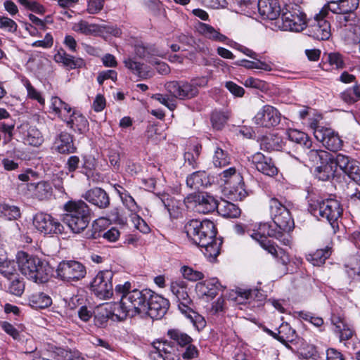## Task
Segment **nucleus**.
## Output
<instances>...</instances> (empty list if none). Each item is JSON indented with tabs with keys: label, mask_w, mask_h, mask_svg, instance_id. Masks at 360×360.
Wrapping results in <instances>:
<instances>
[{
	"label": "nucleus",
	"mask_w": 360,
	"mask_h": 360,
	"mask_svg": "<svg viewBox=\"0 0 360 360\" xmlns=\"http://www.w3.org/2000/svg\"><path fill=\"white\" fill-rule=\"evenodd\" d=\"M187 237L202 248L205 257L214 259L219 254L221 241L216 238L217 229L210 220H189L184 226Z\"/></svg>",
	"instance_id": "1"
},
{
	"label": "nucleus",
	"mask_w": 360,
	"mask_h": 360,
	"mask_svg": "<svg viewBox=\"0 0 360 360\" xmlns=\"http://www.w3.org/2000/svg\"><path fill=\"white\" fill-rule=\"evenodd\" d=\"M63 221L75 233L82 232L91 220L90 208L83 200H69L63 206Z\"/></svg>",
	"instance_id": "2"
},
{
	"label": "nucleus",
	"mask_w": 360,
	"mask_h": 360,
	"mask_svg": "<svg viewBox=\"0 0 360 360\" xmlns=\"http://www.w3.org/2000/svg\"><path fill=\"white\" fill-rule=\"evenodd\" d=\"M131 283L127 281L124 284H118L115 286V294L122 297L123 304L127 305V308L133 313L134 316L146 312L147 298L150 297V290L137 289L131 290Z\"/></svg>",
	"instance_id": "3"
},
{
	"label": "nucleus",
	"mask_w": 360,
	"mask_h": 360,
	"mask_svg": "<svg viewBox=\"0 0 360 360\" xmlns=\"http://www.w3.org/2000/svg\"><path fill=\"white\" fill-rule=\"evenodd\" d=\"M16 260L19 270L28 279L36 283H44L48 279L45 266L38 257L20 251L16 255Z\"/></svg>",
	"instance_id": "4"
},
{
	"label": "nucleus",
	"mask_w": 360,
	"mask_h": 360,
	"mask_svg": "<svg viewBox=\"0 0 360 360\" xmlns=\"http://www.w3.org/2000/svg\"><path fill=\"white\" fill-rule=\"evenodd\" d=\"M269 210L273 224H268L272 226L276 232H281L282 237L289 236V232L293 229L295 224L288 205L273 198L269 200Z\"/></svg>",
	"instance_id": "5"
},
{
	"label": "nucleus",
	"mask_w": 360,
	"mask_h": 360,
	"mask_svg": "<svg viewBox=\"0 0 360 360\" xmlns=\"http://www.w3.org/2000/svg\"><path fill=\"white\" fill-rule=\"evenodd\" d=\"M280 233L276 232V230L273 229V226L268 223H261L258 229L250 233V236L269 253L274 257H278L279 248L277 249V247L268 239V237L275 238L283 245H288L290 242V236L282 237Z\"/></svg>",
	"instance_id": "6"
},
{
	"label": "nucleus",
	"mask_w": 360,
	"mask_h": 360,
	"mask_svg": "<svg viewBox=\"0 0 360 360\" xmlns=\"http://www.w3.org/2000/svg\"><path fill=\"white\" fill-rule=\"evenodd\" d=\"M283 27L285 30L299 32L307 27L306 14L295 4H286L282 9Z\"/></svg>",
	"instance_id": "7"
},
{
	"label": "nucleus",
	"mask_w": 360,
	"mask_h": 360,
	"mask_svg": "<svg viewBox=\"0 0 360 360\" xmlns=\"http://www.w3.org/2000/svg\"><path fill=\"white\" fill-rule=\"evenodd\" d=\"M198 30L201 34L210 40L223 42L254 60L257 59L258 54L257 53L233 41L232 39H229L226 36L220 33L210 25L204 22H199L198 25Z\"/></svg>",
	"instance_id": "8"
},
{
	"label": "nucleus",
	"mask_w": 360,
	"mask_h": 360,
	"mask_svg": "<svg viewBox=\"0 0 360 360\" xmlns=\"http://www.w3.org/2000/svg\"><path fill=\"white\" fill-rule=\"evenodd\" d=\"M309 210L314 216L316 217L319 216L326 219L331 225L337 221L342 213V208L339 201L332 198L311 202L309 205Z\"/></svg>",
	"instance_id": "9"
},
{
	"label": "nucleus",
	"mask_w": 360,
	"mask_h": 360,
	"mask_svg": "<svg viewBox=\"0 0 360 360\" xmlns=\"http://www.w3.org/2000/svg\"><path fill=\"white\" fill-rule=\"evenodd\" d=\"M110 270L99 271L91 283V290L101 299H108L113 295L112 278Z\"/></svg>",
	"instance_id": "10"
},
{
	"label": "nucleus",
	"mask_w": 360,
	"mask_h": 360,
	"mask_svg": "<svg viewBox=\"0 0 360 360\" xmlns=\"http://www.w3.org/2000/svg\"><path fill=\"white\" fill-rule=\"evenodd\" d=\"M56 271L58 276L66 281H79L83 278L86 274L85 266L75 260L61 262L58 264Z\"/></svg>",
	"instance_id": "11"
},
{
	"label": "nucleus",
	"mask_w": 360,
	"mask_h": 360,
	"mask_svg": "<svg viewBox=\"0 0 360 360\" xmlns=\"http://www.w3.org/2000/svg\"><path fill=\"white\" fill-rule=\"evenodd\" d=\"M33 225L41 233L46 234H62L63 225L49 214L39 212L33 218Z\"/></svg>",
	"instance_id": "12"
},
{
	"label": "nucleus",
	"mask_w": 360,
	"mask_h": 360,
	"mask_svg": "<svg viewBox=\"0 0 360 360\" xmlns=\"http://www.w3.org/2000/svg\"><path fill=\"white\" fill-rule=\"evenodd\" d=\"M187 200L193 202L194 209L197 212L210 214L219 208L218 200L207 192H201L190 195Z\"/></svg>",
	"instance_id": "13"
},
{
	"label": "nucleus",
	"mask_w": 360,
	"mask_h": 360,
	"mask_svg": "<svg viewBox=\"0 0 360 360\" xmlns=\"http://www.w3.org/2000/svg\"><path fill=\"white\" fill-rule=\"evenodd\" d=\"M281 115L274 106L264 105L252 118L257 127L271 128L277 126L281 122Z\"/></svg>",
	"instance_id": "14"
},
{
	"label": "nucleus",
	"mask_w": 360,
	"mask_h": 360,
	"mask_svg": "<svg viewBox=\"0 0 360 360\" xmlns=\"http://www.w3.org/2000/svg\"><path fill=\"white\" fill-rule=\"evenodd\" d=\"M325 7L317 14L308 27V35L317 40L328 39L331 35L330 25L323 18Z\"/></svg>",
	"instance_id": "15"
},
{
	"label": "nucleus",
	"mask_w": 360,
	"mask_h": 360,
	"mask_svg": "<svg viewBox=\"0 0 360 360\" xmlns=\"http://www.w3.org/2000/svg\"><path fill=\"white\" fill-rule=\"evenodd\" d=\"M150 297L147 298L146 309L144 314L150 318L159 319L167 312L169 307L168 300L150 290Z\"/></svg>",
	"instance_id": "16"
},
{
	"label": "nucleus",
	"mask_w": 360,
	"mask_h": 360,
	"mask_svg": "<svg viewBox=\"0 0 360 360\" xmlns=\"http://www.w3.org/2000/svg\"><path fill=\"white\" fill-rule=\"evenodd\" d=\"M170 291L178 303V308L180 311H190V306H193V303L188 294L186 282L184 281H172L170 284Z\"/></svg>",
	"instance_id": "17"
},
{
	"label": "nucleus",
	"mask_w": 360,
	"mask_h": 360,
	"mask_svg": "<svg viewBox=\"0 0 360 360\" xmlns=\"http://www.w3.org/2000/svg\"><path fill=\"white\" fill-rule=\"evenodd\" d=\"M336 164L351 180L360 185L359 162L345 155L338 153L336 155Z\"/></svg>",
	"instance_id": "18"
},
{
	"label": "nucleus",
	"mask_w": 360,
	"mask_h": 360,
	"mask_svg": "<svg viewBox=\"0 0 360 360\" xmlns=\"http://www.w3.org/2000/svg\"><path fill=\"white\" fill-rule=\"evenodd\" d=\"M167 91L179 99L191 98L198 94V90L191 82L173 81L167 83Z\"/></svg>",
	"instance_id": "19"
},
{
	"label": "nucleus",
	"mask_w": 360,
	"mask_h": 360,
	"mask_svg": "<svg viewBox=\"0 0 360 360\" xmlns=\"http://www.w3.org/2000/svg\"><path fill=\"white\" fill-rule=\"evenodd\" d=\"M250 161L257 171L269 176L278 174V169L270 157L265 156L260 152L255 153L250 158Z\"/></svg>",
	"instance_id": "20"
},
{
	"label": "nucleus",
	"mask_w": 360,
	"mask_h": 360,
	"mask_svg": "<svg viewBox=\"0 0 360 360\" xmlns=\"http://www.w3.org/2000/svg\"><path fill=\"white\" fill-rule=\"evenodd\" d=\"M315 138L328 150L337 151L341 149L342 141L339 135L330 128L315 131Z\"/></svg>",
	"instance_id": "21"
},
{
	"label": "nucleus",
	"mask_w": 360,
	"mask_h": 360,
	"mask_svg": "<svg viewBox=\"0 0 360 360\" xmlns=\"http://www.w3.org/2000/svg\"><path fill=\"white\" fill-rule=\"evenodd\" d=\"M82 197L89 203L100 209H105L110 205V197L101 188L95 187L88 190Z\"/></svg>",
	"instance_id": "22"
},
{
	"label": "nucleus",
	"mask_w": 360,
	"mask_h": 360,
	"mask_svg": "<svg viewBox=\"0 0 360 360\" xmlns=\"http://www.w3.org/2000/svg\"><path fill=\"white\" fill-rule=\"evenodd\" d=\"M257 8L263 19L276 20L282 13L278 0H259Z\"/></svg>",
	"instance_id": "23"
},
{
	"label": "nucleus",
	"mask_w": 360,
	"mask_h": 360,
	"mask_svg": "<svg viewBox=\"0 0 360 360\" xmlns=\"http://www.w3.org/2000/svg\"><path fill=\"white\" fill-rule=\"evenodd\" d=\"M219 283L216 278H212L205 281L198 282L195 285V290L200 297H206L213 299L218 292Z\"/></svg>",
	"instance_id": "24"
},
{
	"label": "nucleus",
	"mask_w": 360,
	"mask_h": 360,
	"mask_svg": "<svg viewBox=\"0 0 360 360\" xmlns=\"http://www.w3.org/2000/svg\"><path fill=\"white\" fill-rule=\"evenodd\" d=\"M336 156L331 158L329 160L316 167L314 173L316 177L321 181H328L334 177L336 168Z\"/></svg>",
	"instance_id": "25"
},
{
	"label": "nucleus",
	"mask_w": 360,
	"mask_h": 360,
	"mask_svg": "<svg viewBox=\"0 0 360 360\" xmlns=\"http://www.w3.org/2000/svg\"><path fill=\"white\" fill-rule=\"evenodd\" d=\"M68 117L64 122H66L68 127L74 131L83 134L88 129L89 122L80 112L72 110Z\"/></svg>",
	"instance_id": "26"
},
{
	"label": "nucleus",
	"mask_w": 360,
	"mask_h": 360,
	"mask_svg": "<svg viewBox=\"0 0 360 360\" xmlns=\"http://www.w3.org/2000/svg\"><path fill=\"white\" fill-rule=\"evenodd\" d=\"M56 150L63 154L72 153L76 150L72 136L68 132H61L55 140Z\"/></svg>",
	"instance_id": "27"
},
{
	"label": "nucleus",
	"mask_w": 360,
	"mask_h": 360,
	"mask_svg": "<svg viewBox=\"0 0 360 360\" xmlns=\"http://www.w3.org/2000/svg\"><path fill=\"white\" fill-rule=\"evenodd\" d=\"M123 63L125 68L141 79H146L150 77V73L147 70V67L143 63L137 61L135 58L130 56L126 57Z\"/></svg>",
	"instance_id": "28"
},
{
	"label": "nucleus",
	"mask_w": 360,
	"mask_h": 360,
	"mask_svg": "<svg viewBox=\"0 0 360 360\" xmlns=\"http://www.w3.org/2000/svg\"><path fill=\"white\" fill-rule=\"evenodd\" d=\"M56 62L63 63L68 69L80 68L84 65V61L80 58H75L68 54L65 51H59L55 56Z\"/></svg>",
	"instance_id": "29"
},
{
	"label": "nucleus",
	"mask_w": 360,
	"mask_h": 360,
	"mask_svg": "<svg viewBox=\"0 0 360 360\" xmlns=\"http://www.w3.org/2000/svg\"><path fill=\"white\" fill-rule=\"evenodd\" d=\"M186 184L193 189H200L210 184V180L205 171H197L186 178Z\"/></svg>",
	"instance_id": "30"
},
{
	"label": "nucleus",
	"mask_w": 360,
	"mask_h": 360,
	"mask_svg": "<svg viewBox=\"0 0 360 360\" xmlns=\"http://www.w3.org/2000/svg\"><path fill=\"white\" fill-rule=\"evenodd\" d=\"M283 146L282 138L274 134L264 136L260 143L261 148L266 151L281 150Z\"/></svg>",
	"instance_id": "31"
},
{
	"label": "nucleus",
	"mask_w": 360,
	"mask_h": 360,
	"mask_svg": "<svg viewBox=\"0 0 360 360\" xmlns=\"http://www.w3.org/2000/svg\"><path fill=\"white\" fill-rule=\"evenodd\" d=\"M348 276L353 280L360 281V254L349 256L345 264Z\"/></svg>",
	"instance_id": "32"
},
{
	"label": "nucleus",
	"mask_w": 360,
	"mask_h": 360,
	"mask_svg": "<svg viewBox=\"0 0 360 360\" xmlns=\"http://www.w3.org/2000/svg\"><path fill=\"white\" fill-rule=\"evenodd\" d=\"M51 108L62 120H67L72 112L71 107L58 96H53L51 99Z\"/></svg>",
	"instance_id": "33"
},
{
	"label": "nucleus",
	"mask_w": 360,
	"mask_h": 360,
	"mask_svg": "<svg viewBox=\"0 0 360 360\" xmlns=\"http://www.w3.org/2000/svg\"><path fill=\"white\" fill-rule=\"evenodd\" d=\"M29 305L35 309H44L49 307L52 300L44 292H37L30 295L28 297Z\"/></svg>",
	"instance_id": "34"
},
{
	"label": "nucleus",
	"mask_w": 360,
	"mask_h": 360,
	"mask_svg": "<svg viewBox=\"0 0 360 360\" xmlns=\"http://www.w3.org/2000/svg\"><path fill=\"white\" fill-rule=\"evenodd\" d=\"M239 181L240 182H235L232 185L225 186L224 190L227 192L229 198L231 200H242L248 195V192L245 188L243 179H242V181Z\"/></svg>",
	"instance_id": "35"
},
{
	"label": "nucleus",
	"mask_w": 360,
	"mask_h": 360,
	"mask_svg": "<svg viewBox=\"0 0 360 360\" xmlns=\"http://www.w3.org/2000/svg\"><path fill=\"white\" fill-rule=\"evenodd\" d=\"M286 134L290 141L298 143L307 149H309L312 146V141L309 136L302 131L289 129Z\"/></svg>",
	"instance_id": "36"
},
{
	"label": "nucleus",
	"mask_w": 360,
	"mask_h": 360,
	"mask_svg": "<svg viewBox=\"0 0 360 360\" xmlns=\"http://www.w3.org/2000/svg\"><path fill=\"white\" fill-rule=\"evenodd\" d=\"M332 322L335 326V332L340 335L341 340H349L353 335V330L345 323L344 319L333 316Z\"/></svg>",
	"instance_id": "37"
},
{
	"label": "nucleus",
	"mask_w": 360,
	"mask_h": 360,
	"mask_svg": "<svg viewBox=\"0 0 360 360\" xmlns=\"http://www.w3.org/2000/svg\"><path fill=\"white\" fill-rule=\"evenodd\" d=\"M111 318V311L105 306L97 307L94 311V325L98 328H105L109 319Z\"/></svg>",
	"instance_id": "38"
},
{
	"label": "nucleus",
	"mask_w": 360,
	"mask_h": 360,
	"mask_svg": "<svg viewBox=\"0 0 360 360\" xmlns=\"http://www.w3.org/2000/svg\"><path fill=\"white\" fill-rule=\"evenodd\" d=\"M217 212L226 218H236L240 214V210L235 204L226 200L219 202Z\"/></svg>",
	"instance_id": "39"
},
{
	"label": "nucleus",
	"mask_w": 360,
	"mask_h": 360,
	"mask_svg": "<svg viewBox=\"0 0 360 360\" xmlns=\"http://www.w3.org/2000/svg\"><path fill=\"white\" fill-rule=\"evenodd\" d=\"M127 305L123 304V300L121 298L120 302L115 303L111 311V319H115L117 321H123L127 316L133 317L134 315L127 308Z\"/></svg>",
	"instance_id": "40"
},
{
	"label": "nucleus",
	"mask_w": 360,
	"mask_h": 360,
	"mask_svg": "<svg viewBox=\"0 0 360 360\" xmlns=\"http://www.w3.org/2000/svg\"><path fill=\"white\" fill-rule=\"evenodd\" d=\"M30 187H34V195L40 200H47L52 195V187L46 181H40L37 184H31Z\"/></svg>",
	"instance_id": "41"
},
{
	"label": "nucleus",
	"mask_w": 360,
	"mask_h": 360,
	"mask_svg": "<svg viewBox=\"0 0 360 360\" xmlns=\"http://www.w3.org/2000/svg\"><path fill=\"white\" fill-rule=\"evenodd\" d=\"M219 178L224 182V186L232 185L235 182L242 181L243 176L234 167H229L219 174Z\"/></svg>",
	"instance_id": "42"
},
{
	"label": "nucleus",
	"mask_w": 360,
	"mask_h": 360,
	"mask_svg": "<svg viewBox=\"0 0 360 360\" xmlns=\"http://www.w3.org/2000/svg\"><path fill=\"white\" fill-rule=\"evenodd\" d=\"M331 254L330 249L328 247L324 249H319L311 254L307 255V259L314 266H321Z\"/></svg>",
	"instance_id": "43"
},
{
	"label": "nucleus",
	"mask_w": 360,
	"mask_h": 360,
	"mask_svg": "<svg viewBox=\"0 0 360 360\" xmlns=\"http://www.w3.org/2000/svg\"><path fill=\"white\" fill-rule=\"evenodd\" d=\"M74 30L86 35H101L100 25L90 24L84 20H81L75 24Z\"/></svg>",
	"instance_id": "44"
},
{
	"label": "nucleus",
	"mask_w": 360,
	"mask_h": 360,
	"mask_svg": "<svg viewBox=\"0 0 360 360\" xmlns=\"http://www.w3.org/2000/svg\"><path fill=\"white\" fill-rule=\"evenodd\" d=\"M231 157L227 151L217 146L214 151L212 162L215 167H224L230 164Z\"/></svg>",
	"instance_id": "45"
},
{
	"label": "nucleus",
	"mask_w": 360,
	"mask_h": 360,
	"mask_svg": "<svg viewBox=\"0 0 360 360\" xmlns=\"http://www.w3.org/2000/svg\"><path fill=\"white\" fill-rule=\"evenodd\" d=\"M0 216L8 220L17 219L20 216V208L9 203L0 202Z\"/></svg>",
	"instance_id": "46"
},
{
	"label": "nucleus",
	"mask_w": 360,
	"mask_h": 360,
	"mask_svg": "<svg viewBox=\"0 0 360 360\" xmlns=\"http://www.w3.org/2000/svg\"><path fill=\"white\" fill-rule=\"evenodd\" d=\"M308 160L314 165L318 166L319 164H323L326 161L329 160L332 155L323 150H309L307 153Z\"/></svg>",
	"instance_id": "47"
},
{
	"label": "nucleus",
	"mask_w": 360,
	"mask_h": 360,
	"mask_svg": "<svg viewBox=\"0 0 360 360\" xmlns=\"http://www.w3.org/2000/svg\"><path fill=\"white\" fill-rule=\"evenodd\" d=\"M7 290L12 295L20 297L25 290V282L22 278L15 276L8 279Z\"/></svg>",
	"instance_id": "48"
},
{
	"label": "nucleus",
	"mask_w": 360,
	"mask_h": 360,
	"mask_svg": "<svg viewBox=\"0 0 360 360\" xmlns=\"http://www.w3.org/2000/svg\"><path fill=\"white\" fill-rule=\"evenodd\" d=\"M24 139L27 144L33 146H39L44 141L41 133L35 127H30L27 129Z\"/></svg>",
	"instance_id": "49"
},
{
	"label": "nucleus",
	"mask_w": 360,
	"mask_h": 360,
	"mask_svg": "<svg viewBox=\"0 0 360 360\" xmlns=\"http://www.w3.org/2000/svg\"><path fill=\"white\" fill-rule=\"evenodd\" d=\"M167 335L181 348H184L193 341V339L188 335L177 329L169 330Z\"/></svg>",
	"instance_id": "50"
},
{
	"label": "nucleus",
	"mask_w": 360,
	"mask_h": 360,
	"mask_svg": "<svg viewBox=\"0 0 360 360\" xmlns=\"http://www.w3.org/2000/svg\"><path fill=\"white\" fill-rule=\"evenodd\" d=\"M172 350L173 348L167 342H154L150 355L155 359H157L158 357L162 359Z\"/></svg>",
	"instance_id": "51"
},
{
	"label": "nucleus",
	"mask_w": 360,
	"mask_h": 360,
	"mask_svg": "<svg viewBox=\"0 0 360 360\" xmlns=\"http://www.w3.org/2000/svg\"><path fill=\"white\" fill-rule=\"evenodd\" d=\"M229 112L221 111H214L211 115L212 127L217 129H221L229 118Z\"/></svg>",
	"instance_id": "52"
},
{
	"label": "nucleus",
	"mask_w": 360,
	"mask_h": 360,
	"mask_svg": "<svg viewBox=\"0 0 360 360\" xmlns=\"http://www.w3.org/2000/svg\"><path fill=\"white\" fill-rule=\"evenodd\" d=\"M22 83L27 89V97L32 100H36L41 105H44L45 100L41 95V93L38 91L30 83V82L25 77L22 79Z\"/></svg>",
	"instance_id": "53"
},
{
	"label": "nucleus",
	"mask_w": 360,
	"mask_h": 360,
	"mask_svg": "<svg viewBox=\"0 0 360 360\" xmlns=\"http://www.w3.org/2000/svg\"><path fill=\"white\" fill-rule=\"evenodd\" d=\"M193 306H190V311L181 312L191 320L198 330L203 329L206 326V321L203 316L193 310Z\"/></svg>",
	"instance_id": "54"
},
{
	"label": "nucleus",
	"mask_w": 360,
	"mask_h": 360,
	"mask_svg": "<svg viewBox=\"0 0 360 360\" xmlns=\"http://www.w3.org/2000/svg\"><path fill=\"white\" fill-rule=\"evenodd\" d=\"M181 272L184 278L193 282L200 281L205 277L202 272L194 270L193 268L187 266H182Z\"/></svg>",
	"instance_id": "55"
},
{
	"label": "nucleus",
	"mask_w": 360,
	"mask_h": 360,
	"mask_svg": "<svg viewBox=\"0 0 360 360\" xmlns=\"http://www.w3.org/2000/svg\"><path fill=\"white\" fill-rule=\"evenodd\" d=\"M161 201L167 209L171 217L177 218L179 215L178 207L174 205V200L169 198L168 195H163Z\"/></svg>",
	"instance_id": "56"
},
{
	"label": "nucleus",
	"mask_w": 360,
	"mask_h": 360,
	"mask_svg": "<svg viewBox=\"0 0 360 360\" xmlns=\"http://www.w3.org/2000/svg\"><path fill=\"white\" fill-rule=\"evenodd\" d=\"M0 274L8 279L17 276L13 262L4 261L0 263Z\"/></svg>",
	"instance_id": "57"
},
{
	"label": "nucleus",
	"mask_w": 360,
	"mask_h": 360,
	"mask_svg": "<svg viewBox=\"0 0 360 360\" xmlns=\"http://www.w3.org/2000/svg\"><path fill=\"white\" fill-rule=\"evenodd\" d=\"M279 336L278 340L281 341H292L295 336V330L292 329L289 324H282L278 330Z\"/></svg>",
	"instance_id": "58"
},
{
	"label": "nucleus",
	"mask_w": 360,
	"mask_h": 360,
	"mask_svg": "<svg viewBox=\"0 0 360 360\" xmlns=\"http://www.w3.org/2000/svg\"><path fill=\"white\" fill-rule=\"evenodd\" d=\"M311 112H312V114L308 119V125L314 131V135L315 136V131L326 129V127L319 126V122L323 118L320 113L317 112L316 110H311Z\"/></svg>",
	"instance_id": "59"
},
{
	"label": "nucleus",
	"mask_w": 360,
	"mask_h": 360,
	"mask_svg": "<svg viewBox=\"0 0 360 360\" xmlns=\"http://www.w3.org/2000/svg\"><path fill=\"white\" fill-rule=\"evenodd\" d=\"M299 317L306 321H308L316 327H320L323 324V320L320 316H316L311 312L300 311L298 313Z\"/></svg>",
	"instance_id": "60"
},
{
	"label": "nucleus",
	"mask_w": 360,
	"mask_h": 360,
	"mask_svg": "<svg viewBox=\"0 0 360 360\" xmlns=\"http://www.w3.org/2000/svg\"><path fill=\"white\" fill-rule=\"evenodd\" d=\"M18 25L12 20L4 15H0V29L14 33L17 31Z\"/></svg>",
	"instance_id": "61"
},
{
	"label": "nucleus",
	"mask_w": 360,
	"mask_h": 360,
	"mask_svg": "<svg viewBox=\"0 0 360 360\" xmlns=\"http://www.w3.org/2000/svg\"><path fill=\"white\" fill-rule=\"evenodd\" d=\"M55 352L68 360H85L84 357L78 351H68L63 348H57Z\"/></svg>",
	"instance_id": "62"
},
{
	"label": "nucleus",
	"mask_w": 360,
	"mask_h": 360,
	"mask_svg": "<svg viewBox=\"0 0 360 360\" xmlns=\"http://www.w3.org/2000/svg\"><path fill=\"white\" fill-rule=\"evenodd\" d=\"M359 0H340L342 15L353 13L359 6Z\"/></svg>",
	"instance_id": "63"
},
{
	"label": "nucleus",
	"mask_w": 360,
	"mask_h": 360,
	"mask_svg": "<svg viewBox=\"0 0 360 360\" xmlns=\"http://www.w3.org/2000/svg\"><path fill=\"white\" fill-rule=\"evenodd\" d=\"M131 221L134 227L143 233H148L150 229L147 223L138 214H133L131 215Z\"/></svg>",
	"instance_id": "64"
}]
</instances>
